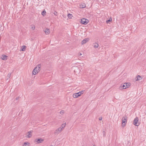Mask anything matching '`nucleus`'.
Instances as JSON below:
<instances>
[{
    "mask_svg": "<svg viewBox=\"0 0 146 146\" xmlns=\"http://www.w3.org/2000/svg\"><path fill=\"white\" fill-rule=\"evenodd\" d=\"M41 67V65L40 64L37 65L33 69L32 72V74L35 75L38 74L40 70Z\"/></svg>",
    "mask_w": 146,
    "mask_h": 146,
    "instance_id": "f257e3e1",
    "label": "nucleus"
},
{
    "mask_svg": "<svg viewBox=\"0 0 146 146\" xmlns=\"http://www.w3.org/2000/svg\"><path fill=\"white\" fill-rule=\"evenodd\" d=\"M127 118V117L126 115H124L122 118V127H124L126 125Z\"/></svg>",
    "mask_w": 146,
    "mask_h": 146,
    "instance_id": "f03ea898",
    "label": "nucleus"
},
{
    "mask_svg": "<svg viewBox=\"0 0 146 146\" xmlns=\"http://www.w3.org/2000/svg\"><path fill=\"white\" fill-rule=\"evenodd\" d=\"M133 123L134 125L136 126H137L139 125V123L138 121V118L137 117H136L134 119Z\"/></svg>",
    "mask_w": 146,
    "mask_h": 146,
    "instance_id": "7ed1b4c3",
    "label": "nucleus"
},
{
    "mask_svg": "<svg viewBox=\"0 0 146 146\" xmlns=\"http://www.w3.org/2000/svg\"><path fill=\"white\" fill-rule=\"evenodd\" d=\"M44 140V139L42 138H37L35 139V141L36 143L38 144L42 143Z\"/></svg>",
    "mask_w": 146,
    "mask_h": 146,
    "instance_id": "20e7f679",
    "label": "nucleus"
},
{
    "mask_svg": "<svg viewBox=\"0 0 146 146\" xmlns=\"http://www.w3.org/2000/svg\"><path fill=\"white\" fill-rule=\"evenodd\" d=\"M88 20L85 18L82 19L81 20V23L84 25H86L88 23Z\"/></svg>",
    "mask_w": 146,
    "mask_h": 146,
    "instance_id": "39448f33",
    "label": "nucleus"
},
{
    "mask_svg": "<svg viewBox=\"0 0 146 146\" xmlns=\"http://www.w3.org/2000/svg\"><path fill=\"white\" fill-rule=\"evenodd\" d=\"M33 132V131H28L27 132V134L26 135V137L28 138H29L31 137L32 135Z\"/></svg>",
    "mask_w": 146,
    "mask_h": 146,
    "instance_id": "423d86ee",
    "label": "nucleus"
},
{
    "mask_svg": "<svg viewBox=\"0 0 146 146\" xmlns=\"http://www.w3.org/2000/svg\"><path fill=\"white\" fill-rule=\"evenodd\" d=\"M62 130L61 127H59L55 131L54 133L55 134H58L61 132Z\"/></svg>",
    "mask_w": 146,
    "mask_h": 146,
    "instance_id": "0eeeda50",
    "label": "nucleus"
},
{
    "mask_svg": "<svg viewBox=\"0 0 146 146\" xmlns=\"http://www.w3.org/2000/svg\"><path fill=\"white\" fill-rule=\"evenodd\" d=\"M80 94L79 92L75 93L73 95V97L74 98H77L79 97H80Z\"/></svg>",
    "mask_w": 146,
    "mask_h": 146,
    "instance_id": "6e6552de",
    "label": "nucleus"
},
{
    "mask_svg": "<svg viewBox=\"0 0 146 146\" xmlns=\"http://www.w3.org/2000/svg\"><path fill=\"white\" fill-rule=\"evenodd\" d=\"M89 40V39L88 38H86L83 40L82 42V44H84L88 42Z\"/></svg>",
    "mask_w": 146,
    "mask_h": 146,
    "instance_id": "1a4fd4ad",
    "label": "nucleus"
},
{
    "mask_svg": "<svg viewBox=\"0 0 146 146\" xmlns=\"http://www.w3.org/2000/svg\"><path fill=\"white\" fill-rule=\"evenodd\" d=\"M26 46H23L21 47L20 51H25L26 49Z\"/></svg>",
    "mask_w": 146,
    "mask_h": 146,
    "instance_id": "9d476101",
    "label": "nucleus"
},
{
    "mask_svg": "<svg viewBox=\"0 0 146 146\" xmlns=\"http://www.w3.org/2000/svg\"><path fill=\"white\" fill-rule=\"evenodd\" d=\"M45 34L46 35H48L49 34L50 32V31L49 29L46 28L45 30L44 31Z\"/></svg>",
    "mask_w": 146,
    "mask_h": 146,
    "instance_id": "9b49d317",
    "label": "nucleus"
},
{
    "mask_svg": "<svg viewBox=\"0 0 146 146\" xmlns=\"http://www.w3.org/2000/svg\"><path fill=\"white\" fill-rule=\"evenodd\" d=\"M80 8H84L86 7V4L84 3H83L80 5Z\"/></svg>",
    "mask_w": 146,
    "mask_h": 146,
    "instance_id": "f8f14e48",
    "label": "nucleus"
},
{
    "mask_svg": "<svg viewBox=\"0 0 146 146\" xmlns=\"http://www.w3.org/2000/svg\"><path fill=\"white\" fill-rule=\"evenodd\" d=\"M7 56L5 55H3L2 56V57H1V58L2 59V60H7Z\"/></svg>",
    "mask_w": 146,
    "mask_h": 146,
    "instance_id": "ddd939ff",
    "label": "nucleus"
},
{
    "mask_svg": "<svg viewBox=\"0 0 146 146\" xmlns=\"http://www.w3.org/2000/svg\"><path fill=\"white\" fill-rule=\"evenodd\" d=\"M124 84L126 88H128L131 85V84L130 83H124Z\"/></svg>",
    "mask_w": 146,
    "mask_h": 146,
    "instance_id": "4468645a",
    "label": "nucleus"
},
{
    "mask_svg": "<svg viewBox=\"0 0 146 146\" xmlns=\"http://www.w3.org/2000/svg\"><path fill=\"white\" fill-rule=\"evenodd\" d=\"M142 79V78L141 77V76H140L139 75H138L137 77L136 80L139 81L140 80H141Z\"/></svg>",
    "mask_w": 146,
    "mask_h": 146,
    "instance_id": "2eb2a0df",
    "label": "nucleus"
},
{
    "mask_svg": "<svg viewBox=\"0 0 146 146\" xmlns=\"http://www.w3.org/2000/svg\"><path fill=\"white\" fill-rule=\"evenodd\" d=\"M30 143L28 142H25L23 145L22 146H29Z\"/></svg>",
    "mask_w": 146,
    "mask_h": 146,
    "instance_id": "dca6fc26",
    "label": "nucleus"
},
{
    "mask_svg": "<svg viewBox=\"0 0 146 146\" xmlns=\"http://www.w3.org/2000/svg\"><path fill=\"white\" fill-rule=\"evenodd\" d=\"M99 45L97 43H95L94 44V46L95 48H97L98 47Z\"/></svg>",
    "mask_w": 146,
    "mask_h": 146,
    "instance_id": "f3484780",
    "label": "nucleus"
},
{
    "mask_svg": "<svg viewBox=\"0 0 146 146\" xmlns=\"http://www.w3.org/2000/svg\"><path fill=\"white\" fill-rule=\"evenodd\" d=\"M65 126H66V123H63L61 127H61L62 130H63V129L65 127Z\"/></svg>",
    "mask_w": 146,
    "mask_h": 146,
    "instance_id": "a211bd4d",
    "label": "nucleus"
},
{
    "mask_svg": "<svg viewBox=\"0 0 146 146\" xmlns=\"http://www.w3.org/2000/svg\"><path fill=\"white\" fill-rule=\"evenodd\" d=\"M72 15L70 14H69L68 15V17L69 19H71L72 17Z\"/></svg>",
    "mask_w": 146,
    "mask_h": 146,
    "instance_id": "6ab92c4d",
    "label": "nucleus"
},
{
    "mask_svg": "<svg viewBox=\"0 0 146 146\" xmlns=\"http://www.w3.org/2000/svg\"><path fill=\"white\" fill-rule=\"evenodd\" d=\"M121 87H122V88H123V89H125L126 88V87H125V85L124 84L123 85H121Z\"/></svg>",
    "mask_w": 146,
    "mask_h": 146,
    "instance_id": "aec40b11",
    "label": "nucleus"
},
{
    "mask_svg": "<svg viewBox=\"0 0 146 146\" xmlns=\"http://www.w3.org/2000/svg\"><path fill=\"white\" fill-rule=\"evenodd\" d=\"M112 21V19L111 18H110L109 20H107L106 21V23H109L110 22H111Z\"/></svg>",
    "mask_w": 146,
    "mask_h": 146,
    "instance_id": "412c9836",
    "label": "nucleus"
},
{
    "mask_svg": "<svg viewBox=\"0 0 146 146\" xmlns=\"http://www.w3.org/2000/svg\"><path fill=\"white\" fill-rule=\"evenodd\" d=\"M84 91L82 90L78 92L80 96L83 94Z\"/></svg>",
    "mask_w": 146,
    "mask_h": 146,
    "instance_id": "4be33fe9",
    "label": "nucleus"
},
{
    "mask_svg": "<svg viewBox=\"0 0 146 146\" xmlns=\"http://www.w3.org/2000/svg\"><path fill=\"white\" fill-rule=\"evenodd\" d=\"M31 26V29L33 30H34L35 29V28L34 25H32Z\"/></svg>",
    "mask_w": 146,
    "mask_h": 146,
    "instance_id": "5701e85b",
    "label": "nucleus"
},
{
    "mask_svg": "<svg viewBox=\"0 0 146 146\" xmlns=\"http://www.w3.org/2000/svg\"><path fill=\"white\" fill-rule=\"evenodd\" d=\"M46 12L45 11H43L42 13V15H44L46 14Z\"/></svg>",
    "mask_w": 146,
    "mask_h": 146,
    "instance_id": "b1692460",
    "label": "nucleus"
},
{
    "mask_svg": "<svg viewBox=\"0 0 146 146\" xmlns=\"http://www.w3.org/2000/svg\"><path fill=\"white\" fill-rule=\"evenodd\" d=\"M64 113V111L63 110H62L60 111V113L61 114H63Z\"/></svg>",
    "mask_w": 146,
    "mask_h": 146,
    "instance_id": "393cba45",
    "label": "nucleus"
},
{
    "mask_svg": "<svg viewBox=\"0 0 146 146\" xmlns=\"http://www.w3.org/2000/svg\"><path fill=\"white\" fill-rule=\"evenodd\" d=\"M82 55V54L81 53H80V52L78 54V56H81Z\"/></svg>",
    "mask_w": 146,
    "mask_h": 146,
    "instance_id": "a878e982",
    "label": "nucleus"
},
{
    "mask_svg": "<svg viewBox=\"0 0 146 146\" xmlns=\"http://www.w3.org/2000/svg\"><path fill=\"white\" fill-rule=\"evenodd\" d=\"M99 119L100 120H102V117H100L99 118Z\"/></svg>",
    "mask_w": 146,
    "mask_h": 146,
    "instance_id": "bb28decb",
    "label": "nucleus"
},
{
    "mask_svg": "<svg viewBox=\"0 0 146 146\" xmlns=\"http://www.w3.org/2000/svg\"><path fill=\"white\" fill-rule=\"evenodd\" d=\"M57 13L56 12H55L54 13V14L56 16V15H56Z\"/></svg>",
    "mask_w": 146,
    "mask_h": 146,
    "instance_id": "cd10ccee",
    "label": "nucleus"
},
{
    "mask_svg": "<svg viewBox=\"0 0 146 146\" xmlns=\"http://www.w3.org/2000/svg\"><path fill=\"white\" fill-rule=\"evenodd\" d=\"M11 74H8L7 75V76L8 77H9L10 76Z\"/></svg>",
    "mask_w": 146,
    "mask_h": 146,
    "instance_id": "c85d7f7f",
    "label": "nucleus"
},
{
    "mask_svg": "<svg viewBox=\"0 0 146 146\" xmlns=\"http://www.w3.org/2000/svg\"><path fill=\"white\" fill-rule=\"evenodd\" d=\"M73 68H77L78 69V68L77 67H74H74H73Z\"/></svg>",
    "mask_w": 146,
    "mask_h": 146,
    "instance_id": "c756f323",
    "label": "nucleus"
},
{
    "mask_svg": "<svg viewBox=\"0 0 146 146\" xmlns=\"http://www.w3.org/2000/svg\"><path fill=\"white\" fill-rule=\"evenodd\" d=\"M93 146H96V145H93Z\"/></svg>",
    "mask_w": 146,
    "mask_h": 146,
    "instance_id": "7c9ffc66",
    "label": "nucleus"
}]
</instances>
